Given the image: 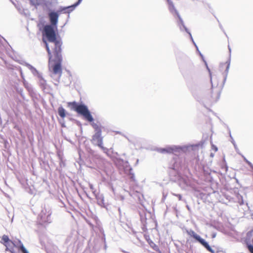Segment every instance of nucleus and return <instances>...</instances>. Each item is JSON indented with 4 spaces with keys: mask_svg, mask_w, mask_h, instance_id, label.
I'll list each match as a JSON object with an SVG mask.
<instances>
[{
    "mask_svg": "<svg viewBox=\"0 0 253 253\" xmlns=\"http://www.w3.org/2000/svg\"><path fill=\"white\" fill-rule=\"evenodd\" d=\"M43 42L45 44L46 49L49 56V67H52L53 73L55 75H58L59 77L62 74L61 63L62 61V42H57L55 44H51V46L53 47V54L55 57V63L51 65V52L49 46L46 41L43 40Z\"/></svg>",
    "mask_w": 253,
    "mask_h": 253,
    "instance_id": "nucleus-1",
    "label": "nucleus"
},
{
    "mask_svg": "<svg viewBox=\"0 0 253 253\" xmlns=\"http://www.w3.org/2000/svg\"><path fill=\"white\" fill-rule=\"evenodd\" d=\"M48 16L50 24L46 25L43 27V35L46 37L50 44H55L57 42H62L60 39H57L56 36L55 29H57L58 21L59 14L54 11H49Z\"/></svg>",
    "mask_w": 253,
    "mask_h": 253,
    "instance_id": "nucleus-2",
    "label": "nucleus"
},
{
    "mask_svg": "<svg viewBox=\"0 0 253 253\" xmlns=\"http://www.w3.org/2000/svg\"><path fill=\"white\" fill-rule=\"evenodd\" d=\"M73 105L74 110L78 114L82 115L86 120L89 122H93V118L85 105L82 103L79 104L76 102H74Z\"/></svg>",
    "mask_w": 253,
    "mask_h": 253,
    "instance_id": "nucleus-3",
    "label": "nucleus"
},
{
    "mask_svg": "<svg viewBox=\"0 0 253 253\" xmlns=\"http://www.w3.org/2000/svg\"><path fill=\"white\" fill-rule=\"evenodd\" d=\"M188 148V146L187 145H171L163 148H159L158 151L163 154L168 153L177 155L178 154L186 152Z\"/></svg>",
    "mask_w": 253,
    "mask_h": 253,
    "instance_id": "nucleus-4",
    "label": "nucleus"
},
{
    "mask_svg": "<svg viewBox=\"0 0 253 253\" xmlns=\"http://www.w3.org/2000/svg\"><path fill=\"white\" fill-rule=\"evenodd\" d=\"M51 213L52 211L50 207L49 206L44 205L42 207V210L39 217L42 222L51 223L52 221Z\"/></svg>",
    "mask_w": 253,
    "mask_h": 253,
    "instance_id": "nucleus-5",
    "label": "nucleus"
},
{
    "mask_svg": "<svg viewBox=\"0 0 253 253\" xmlns=\"http://www.w3.org/2000/svg\"><path fill=\"white\" fill-rule=\"evenodd\" d=\"M187 233L194 238L197 242L201 244L205 248L211 253H215V252L209 245L208 243L196 234L193 230L190 229L186 231Z\"/></svg>",
    "mask_w": 253,
    "mask_h": 253,
    "instance_id": "nucleus-6",
    "label": "nucleus"
},
{
    "mask_svg": "<svg viewBox=\"0 0 253 253\" xmlns=\"http://www.w3.org/2000/svg\"><path fill=\"white\" fill-rule=\"evenodd\" d=\"M210 81L211 83V91L210 95L208 97V99L211 103L217 102L220 98V89L217 87V86H214L212 83V77H210Z\"/></svg>",
    "mask_w": 253,
    "mask_h": 253,
    "instance_id": "nucleus-7",
    "label": "nucleus"
},
{
    "mask_svg": "<svg viewBox=\"0 0 253 253\" xmlns=\"http://www.w3.org/2000/svg\"><path fill=\"white\" fill-rule=\"evenodd\" d=\"M101 133L102 132H95L92 137L91 141L93 145L98 146L104 153H107L109 150L108 148L103 146V137L101 136Z\"/></svg>",
    "mask_w": 253,
    "mask_h": 253,
    "instance_id": "nucleus-8",
    "label": "nucleus"
},
{
    "mask_svg": "<svg viewBox=\"0 0 253 253\" xmlns=\"http://www.w3.org/2000/svg\"><path fill=\"white\" fill-rule=\"evenodd\" d=\"M10 245L17 248L22 253H29L20 240L17 239L10 242Z\"/></svg>",
    "mask_w": 253,
    "mask_h": 253,
    "instance_id": "nucleus-9",
    "label": "nucleus"
},
{
    "mask_svg": "<svg viewBox=\"0 0 253 253\" xmlns=\"http://www.w3.org/2000/svg\"><path fill=\"white\" fill-rule=\"evenodd\" d=\"M80 4H78V1L75 3L74 4L66 7L61 6L59 8V10L57 11L58 12H64V13H70L72 11L74 10V9L79 5Z\"/></svg>",
    "mask_w": 253,
    "mask_h": 253,
    "instance_id": "nucleus-10",
    "label": "nucleus"
},
{
    "mask_svg": "<svg viewBox=\"0 0 253 253\" xmlns=\"http://www.w3.org/2000/svg\"><path fill=\"white\" fill-rule=\"evenodd\" d=\"M176 16L178 17V18L179 19V21L177 22V24L179 27L180 31H182L183 30H184L185 31V32H188V29L185 26L184 22H183L182 19L181 18L180 14H178V15H177Z\"/></svg>",
    "mask_w": 253,
    "mask_h": 253,
    "instance_id": "nucleus-11",
    "label": "nucleus"
},
{
    "mask_svg": "<svg viewBox=\"0 0 253 253\" xmlns=\"http://www.w3.org/2000/svg\"><path fill=\"white\" fill-rule=\"evenodd\" d=\"M97 204L102 207L105 208L106 205L104 203V197L103 194H97L95 195Z\"/></svg>",
    "mask_w": 253,
    "mask_h": 253,
    "instance_id": "nucleus-12",
    "label": "nucleus"
},
{
    "mask_svg": "<svg viewBox=\"0 0 253 253\" xmlns=\"http://www.w3.org/2000/svg\"><path fill=\"white\" fill-rule=\"evenodd\" d=\"M24 84L28 91L30 96L33 98L34 97L36 96V93L32 86L28 83H26L25 81L24 82Z\"/></svg>",
    "mask_w": 253,
    "mask_h": 253,
    "instance_id": "nucleus-13",
    "label": "nucleus"
},
{
    "mask_svg": "<svg viewBox=\"0 0 253 253\" xmlns=\"http://www.w3.org/2000/svg\"><path fill=\"white\" fill-rule=\"evenodd\" d=\"M25 66L28 68V69L31 71L34 76H37L38 77L41 75V74L34 67L30 64L26 63Z\"/></svg>",
    "mask_w": 253,
    "mask_h": 253,
    "instance_id": "nucleus-14",
    "label": "nucleus"
},
{
    "mask_svg": "<svg viewBox=\"0 0 253 253\" xmlns=\"http://www.w3.org/2000/svg\"><path fill=\"white\" fill-rule=\"evenodd\" d=\"M10 242H11V241L10 240L8 236L3 235L2 236L1 243L6 247L7 246L9 247H11Z\"/></svg>",
    "mask_w": 253,
    "mask_h": 253,
    "instance_id": "nucleus-15",
    "label": "nucleus"
},
{
    "mask_svg": "<svg viewBox=\"0 0 253 253\" xmlns=\"http://www.w3.org/2000/svg\"><path fill=\"white\" fill-rule=\"evenodd\" d=\"M230 60H230V57L229 58L228 60L224 64H226V69L224 73L223 83H224L225 82L228 74L230 65Z\"/></svg>",
    "mask_w": 253,
    "mask_h": 253,
    "instance_id": "nucleus-16",
    "label": "nucleus"
},
{
    "mask_svg": "<svg viewBox=\"0 0 253 253\" xmlns=\"http://www.w3.org/2000/svg\"><path fill=\"white\" fill-rule=\"evenodd\" d=\"M38 78H39L40 86L42 90H44L47 85L46 81L42 78V75H40Z\"/></svg>",
    "mask_w": 253,
    "mask_h": 253,
    "instance_id": "nucleus-17",
    "label": "nucleus"
},
{
    "mask_svg": "<svg viewBox=\"0 0 253 253\" xmlns=\"http://www.w3.org/2000/svg\"><path fill=\"white\" fill-rule=\"evenodd\" d=\"M58 113L60 117H61L62 118H64L65 117L66 110L63 107L60 106L58 108Z\"/></svg>",
    "mask_w": 253,
    "mask_h": 253,
    "instance_id": "nucleus-18",
    "label": "nucleus"
},
{
    "mask_svg": "<svg viewBox=\"0 0 253 253\" xmlns=\"http://www.w3.org/2000/svg\"><path fill=\"white\" fill-rule=\"evenodd\" d=\"M169 9L170 13L174 16L178 15L179 13L174 7V4L169 6Z\"/></svg>",
    "mask_w": 253,
    "mask_h": 253,
    "instance_id": "nucleus-19",
    "label": "nucleus"
},
{
    "mask_svg": "<svg viewBox=\"0 0 253 253\" xmlns=\"http://www.w3.org/2000/svg\"><path fill=\"white\" fill-rule=\"evenodd\" d=\"M116 163L120 165L123 166V167H127L128 162L127 161H124V160L119 158L116 159Z\"/></svg>",
    "mask_w": 253,
    "mask_h": 253,
    "instance_id": "nucleus-20",
    "label": "nucleus"
},
{
    "mask_svg": "<svg viewBox=\"0 0 253 253\" xmlns=\"http://www.w3.org/2000/svg\"><path fill=\"white\" fill-rule=\"evenodd\" d=\"M92 126L94 129L95 132H102L101 127L96 124L92 123Z\"/></svg>",
    "mask_w": 253,
    "mask_h": 253,
    "instance_id": "nucleus-21",
    "label": "nucleus"
},
{
    "mask_svg": "<svg viewBox=\"0 0 253 253\" xmlns=\"http://www.w3.org/2000/svg\"><path fill=\"white\" fill-rule=\"evenodd\" d=\"M229 135H230V138L231 139V141L232 143L233 144L236 152H238V151L239 150V149H238V148L237 147V145H236L234 140L233 139V137H232L230 132L229 133Z\"/></svg>",
    "mask_w": 253,
    "mask_h": 253,
    "instance_id": "nucleus-22",
    "label": "nucleus"
},
{
    "mask_svg": "<svg viewBox=\"0 0 253 253\" xmlns=\"http://www.w3.org/2000/svg\"><path fill=\"white\" fill-rule=\"evenodd\" d=\"M253 244H247V248L251 253H253V238L252 240Z\"/></svg>",
    "mask_w": 253,
    "mask_h": 253,
    "instance_id": "nucleus-23",
    "label": "nucleus"
},
{
    "mask_svg": "<svg viewBox=\"0 0 253 253\" xmlns=\"http://www.w3.org/2000/svg\"><path fill=\"white\" fill-rule=\"evenodd\" d=\"M242 157L244 159V160L248 164V165L251 167V168L253 170V165L248 161L245 157L243 155H242Z\"/></svg>",
    "mask_w": 253,
    "mask_h": 253,
    "instance_id": "nucleus-24",
    "label": "nucleus"
},
{
    "mask_svg": "<svg viewBox=\"0 0 253 253\" xmlns=\"http://www.w3.org/2000/svg\"><path fill=\"white\" fill-rule=\"evenodd\" d=\"M12 247L13 246H12L11 245L10 247L7 246V247H6L5 251H9L11 253H15L14 250Z\"/></svg>",
    "mask_w": 253,
    "mask_h": 253,
    "instance_id": "nucleus-25",
    "label": "nucleus"
},
{
    "mask_svg": "<svg viewBox=\"0 0 253 253\" xmlns=\"http://www.w3.org/2000/svg\"><path fill=\"white\" fill-rule=\"evenodd\" d=\"M201 58H202L203 60L204 61V62H205V65L206 66V67H207V70H208L209 72V74H210V77L211 78V71H210V69H209L208 66V64L206 62V61L204 60V56L203 55V56L201 57Z\"/></svg>",
    "mask_w": 253,
    "mask_h": 253,
    "instance_id": "nucleus-26",
    "label": "nucleus"
},
{
    "mask_svg": "<svg viewBox=\"0 0 253 253\" xmlns=\"http://www.w3.org/2000/svg\"><path fill=\"white\" fill-rule=\"evenodd\" d=\"M149 245L150 246L153 248L155 250H157V249H158V247L156 245V244L153 242H152V241H151L150 242H149Z\"/></svg>",
    "mask_w": 253,
    "mask_h": 253,
    "instance_id": "nucleus-27",
    "label": "nucleus"
},
{
    "mask_svg": "<svg viewBox=\"0 0 253 253\" xmlns=\"http://www.w3.org/2000/svg\"><path fill=\"white\" fill-rule=\"evenodd\" d=\"M18 70L20 73V75L21 76V77L22 78V79L25 81V79H24V75H23V72H22V69L20 68V67H19L18 68Z\"/></svg>",
    "mask_w": 253,
    "mask_h": 253,
    "instance_id": "nucleus-28",
    "label": "nucleus"
},
{
    "mask_svg": "<svg viewBox=\"0 0 253 253\" xmlns=\"http://www.w3.org/2000/svg\"><path fill=\"white\" fill-rule=\"evenodd\" d=\"M173 195L178 198L179 200H182V196L180 194H173Z\"/></svg>",
    "mask_w": 253,
    "mask_h": 253,
    "instance_id": "nucleus-29",
    "label": "nucleus"
},
{
    "mask_svg": "<svg viewBox=\"0 0 253 253\" xmlns=\"http://www.w3.org/2000/svg\"><path fill=\"white\" fill-rule=\"evenodd\" d=\"M167 2L169 4V6L173 5L172 1L171 0H167Z\"/></svg>",
    "mask_w": 253,
    "mask_h": 253,
    "instance_id": "nucleus-30",
    "label": "nucleus"
},
{
    "mask_svg": "<svg viewBox=\"0 0 253 253\" xmlns=\"http://www.w3.org/2000/svg\"><path fill=\"white\" fill-rule=\"evenodd\" d=\"M186 32L189 34V36H190V39L191 40V41H192V42H193V41H194V40H193V38H192V35H191V33L189 32V30H188V32Z\"/></svg>",
    "mask_w": 253,
    "mask_h": 253,
    "instance_id": "nucleus-31",
    "label": "nucleus"
},
{
    "mask_svg": "<svg viewBox=\"0 0 253 253\" xmlns=\"http://www.w3.org/2000/svg\"><path fill=\"white\" fill-rule=\"evenodd\" d=\"M193 42V44L195 45V46H196V48H197V50H198V49H198V46H197V45H196V43L194 42V41H193V42Z\"/></svg>",
    "mask_w": 253,
    "mask_h": 253,
    "instance_id": "nucleus-32",
    "label": "nucleus"
},
{
    "mask_svg": "<svg viewBox=\"0 0 253 253\" xmlns=\"http://www.w3.org/2000/svg\"><path fill=\"white\" fill-rule=\"evenodd\" d=\"M121 251H122V252L124 253H129V252H126V251H125V250H121Z\"/></svg>",
    "mask_w": 253,
    "mask_h": 253,
    "instance_id": "nucleus-33",
    "label": "nucleus"
},
{
    "mask_svg": "<svg viewBox=\"0 0 253 253\" xmlns=\"http://www.w3.org/2000/svg\"><path fill=\"white\" fill-rule=\"evenodd\" d=\"M121 251H122V252L124 253H129V252H126V251H125V250H121Z\"/></svg>",
    "mask_w": 253,
    "mask_h": 253,
    "instance_id": "nucleus-34",
    "label": "nucleus"
},
{
    "mask_svg": "<svg viewBox=\"0 0 253 253\" xmlns=\"http://www.w3.org/2000/svg\"><path fill=\"white\" fill-rule=\"evenodd\" d=\"M89 187H90V188L92 190H93V185H91H91H90Z\"/></svg>",
    "mask_w": 253,
    "mask_h": 253,
    "instance_id": "nucleus-35",
    "label": "nucleus"
},
{
    "mask_svg": "<svg viewBox=\"0 0 253 253\" xmlns=\"http://www.w3.org/2000/svg\"><path fill=\"white\" fill-rule=\"evenodd\" d=\"M83 0H78V4H80Z\"/></svg>",
    "mask_w": 253,
    "mask_h": 253,
    "instance_id": "nucleus-36",
    "label": "nucleus"
},
{
    "mask_svg": "<svg viewBox=\"0 0 253 253\" xmlns=\"http://www.w3.org/2000/svg\"><path fill=\"white\" fill-rule=\"evenodd\" d=\"M197 51L199 52V54H200V56H201V57L203 56V54H202L200 52V51H199V50H197Z\"/></svg>",
    "mask_w": 253,
    "mask_h": 253,
    "instance_id": "nucleus-37",
    "label": "nucleus"
},
{
    "mask_svg": "<svg viewBox=\"0 0 253 253\" xmlns=\"http://www.w3.org/2000/svg\"><path fill=\"white\" fill-rule=\"evenodd\" d=\"M215 236H216V234H212V238H215Z\"/></svg>",
    "mask_w": 253,
    "mask_h": 253,
    "instance_id": "nucleus-38",
    "label": "nucleus"
},
{
    "mask_svg": "<svg viewBox=\"0 0 253 253\" xmlns=\"http://www.w3.org/2000/svg\"><path fill=\"white\" fill-rule=\"evenodd\" d=\"M61 126H62V127H65V126L64 124V123L61 124Z\"/></svg>",
    "mask_w": 253,
    "mask_h": 253,
    "instance_id": "nucleus-39",
    "label": "nucleus"
},
{
    "mask_svg": "<svg viewBox=\"0 0 253 253\" xmlns=\"http://www.w3.org/2000/svg\"><path fill=\"white\" fill-rule=\"evenodd\" d=\"M228 49H229L230 53H231V48L229 46H228Z\"/></svg>",
    "mask_w": 253,
    "mask_h": 253,
    "instance_id": "nucleus-40",
    "label": "nucleus"
},
{
    "mask_svg": "<svg viewBox=\"0 0 253 253\" xmlns=\"http://www.w3.org/2000/svg\"><path fill=\"white\" fill-rule=\"evenodd\" d=\"M134 177V174H132V175L131 176V178L132 179Z\"/></svg>",
    "mask_w": 253,
    "mask_h": 253,
    "instance_id": "nucleus-41",
    "label": "nucleus"
},
{
    "mask_svg": "<svg viewBox=\"0 0 253 253\" xmlns=\"http://www.w3.org/2000/svg\"><path fill=\"white\" fill-rule=\"evenodd\" d=\"M219 27L222 30V26L221 25H219Z\"/></svg>",
    "mask_w": 253,
    "mask_h": 253,
    "instance_id": "nucleus-42",
    "label": "nucleus"
},
{
    "mask_svg": "<svg viewBox=\"0 0 253 253\" xmlns=\"http://www.w3.org/2000/svg\"><path fill=\"white\" fill-rule=\"evenodd\" d=\"M117 133H119V134H121V132H119V131H117Z\"/></svg>",
    "mask_w": 253,
    "mask_h": 253,
    "instance_id": "nucleus-43",
    "label": "nucleus"
},
{
    "mask_svg": "<svg viewBox=\"0 0 253 253\" xmlns=\"http://www.w3.org/2000/svg\"><path fill=\"white\" fill-rule=\"evenodd\" d=\"M187 209H188V210H189V206H187Z\"/></svg>",
    "mask_w": 253,
    "mask_h": 253,
    "instance_id": "nucleus-44",
    "label": "nucleus"
},
{
    "mask_svg": "<svg viewBox=\"0 0 253 253\" xmlns=\"http://www.w3.org/2000/svg\"><path fill=\"white\" fill-rule=\"evenodd\" d=\"M119 210V211L120 212H121V210H120V208L119 209V210Z\"/></svg>",
    "mask_w": 253,
    "mask_h": 253,
    "instance_id": "nucleus-45",
    "label": "nucleus"
},
{
    "mask_svg": "<svg viewBox=\"0 0 253 253\" xmlns=\"http://www.w3.org/2000/svg\"><path fill=\"white\" fill-rule=\"evenodd\" d=\"M0 38H2V39H3V37H2L0 35Z\"/></svg>",
    "mask_w": 253,
    "mask_h": 253,
    "instance_id": "nucleus-46",
    "label": "nucleus"
},
{
    "mask_svg": "<svg viewBox=\"0 0 253 253\" xmlns=\"http://www.w3.org/2000/svg\"><path fill=\"white\" fill-rule=\"evenodd\" d=\"M224 34H225V35H226V36H227V35H226V33H225V32H224Z\"/></svg>",
    "mask_w": 253,
    "mask_h": 253,
    "instance_id": "nucleus-47",
    "label": "nucleus"
}]
</instances>
